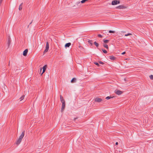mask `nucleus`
I'll use <instances>...</instances> for the list:
<instances>
[{
	"mask_svg": "<svg viewBox=\"0 0 153 153\" xmlns=\"http://www.w3.org/2000/svg\"><path fill=\"white\" fill-rule=\"evenodd\" d=\"M25 131H23V132L19 136L17 141V142H16V144H17V145H19V144L20 143L22 138H23V137H24V134H25Z\"/></svg>",
	"mask_w": 153,
	"mask_h": 153,
	"instance_id": "nucleus-1",
	"label": "nucleus"
},
{
	"mask_svg": "<svg viewBox=\"0 0 153 153\" xmlns=\"http://www.w3.org/2000/svg\"><path fill=\"white\" fill-rule=\"evenodd\" d=\"M120 1H119L117 0H114L112 1L111 4L112 5H115L120 4Z\"/></svg>",
	"mask_w": 153,
	"mask_h": 153,
	"instance_id": "nucleus-2",
	"label": "nucleus"
},
{
	"mask_svg": "<svg viewBox=\"0 0 153 153\" xmlns=\"http://www.w3.org/2000/svg\"><path fill=\"white\" fill-rule=\"evenodd\" d=\"M115 93L118 95H120L122 94L123 92L120 90H115Z\"/></svg>",
	"mask_w": 153,
	"mask_h": 153,
	"instance_id": "nucleus-3",
	"label": "nucleus"
},
{
	"mask_svg": "<svg viewBox=\"0 0 153 153\" xmlns=\"http://www.w3.org/2000/svg\"><path fill=\"white\" fill-rule=\"evenodd\" d=\"M47 67V65H45L43 66V68H42V69H43L42 72L41 74V75H42L45 72V71L46 70Z\"/></svg>",
	"mask_w": 153,
	"mask_h": 153,
	"instance_id": "nucleus-4",
	"label": "nucleus"
},
{
	"mask_svg": "<svg viewBox=\"0 0 153 153\" xmlns=\"http://www.w3.org/2000/svg\"><path fill=\"white\" fill-rule=\"evenodd\" d=\"M102 100L101 98L97 97L95 99V101L98 102H100Z\"/></svg>",
	"mask_w": 153,
	"mask_h": 153,
	"instance_id": "nucleus-5",
	"label": "nucleus"
},
{
	"mask_svg": "<svg viewBox=\"0 0 153 153\" xmlns=\"http://www.w3.org/2000/svg\"><path fill=\"white\" fill-rule=\"evenodd\" d=\"M28 52V50L27 49H25L23 52V55L24 56H26Z\"/></svg>",
	"mask_w": 153,
	"mask_h": 153,
	"instance_id": "nucleus-6",
	"label": "nucleus"
},
{
	"mask_svg": "<svg viewBox=\"0 0 153 153\" xmlns=\"http://www.w3.org/2000/svg\"><path fill=\"white\" fill-rule=\"evenodd\" d=\"M60 100L62 103H64L65 102V101L63 99V97H62V96L61 95L60 96Z\"/></svg>",
	"mask_w": 153,
	"mask_h": 153,
	"instance_id": "nucleus-7",
	"label": "nucleus"
},
{
	"mask_svg": "<svg viewBox=\"0 0 153 153\" xmlns=\"http://www.w3.org/2000/svg\"><path fill=\"white\" fill-rule=\"evenodd\" d=\"M117 8L120 9H123L125 8V7L123 5H119L117 7Z\"/></svg>",
	"mask_w": 153,
	"mask_h": 153,
	"instance_id": "nucleus-8",
	"label": "nucleus"
},
{
	"mask_svg": "<svg viewBox=\"0 0 153 153\" xmlns=\"http://www.w3.org/2000/svg\"><path fill=\"white\" fill-rule=\"evenodd\" d=\"M7 40L8 41L7 44L8 45V47H9L11 42V40L10 37H9V38H8Z\"/></svg>",
	"mask_w": 153,
	"mask_h": 153,
	"instance_id": "nucleus-9",
	"label": "nucleus"
},
{
	"mask_svg": "<svg viewBox=\"0 0 153 153\" xmlns=\"http://www.w3.org/2000/svg\"><path fill=\"white\" fill-rule=\"evenodd\" d=\"M109 58L111 60H114L116 59V58L113 56H109Z\"/></svg>",
	"mask_w": 153,
	"mask_h": 153,
	"instance_id": "nucleus-10",
	"label": "nucleus"
},
{
	"mask_svg": "<svg viewBox=\"0 0 153 153\" xmlns=\"http://www.w3.org/2000/svg\"><path fill=\"white\" fill-rule=\"evenodd\" d=\"M71 43L69 42L65 44V47L66 48L69 47L71 45Z\"/></svg>",
	"mask_w": 153,
	"mask_h": 153,
	"instance_id": "nucleus-11",
	"label": "nucleus"
},
{
	"mask_svg": "<svg viewBox=\"0 0 153 153\" xmlns=\"http://www.w3.org/2000/svg\"><path fill=\"white\" fill-rule=\"evenodd\" d=\"M65 103H62V106L61 108V110L62 111L63 110H64L65 108Z\"/></svg>",
	"mask_w": 153,
	"mask_h": 153,
	"instance_id": "nucleus-12",
	"label": "nucleus"
},
{
	"mask_svg": "<svg viewBox=\"0 0 153 153\" xmlns=\"http://www.w3.org/2000/svg\"><path fill=\"white\" fill-rule=\"evenodd\" d=\"M76 78H74L71 80V83L75 82H76Z\"/></svg>",
	"mask_w": 153,
	"mask_h": 153,
	"instance_id": "nucleus-13",
	"label": "nucleus"
},
{
	"mask_svg": "<svg viewBox=\"0 0 153 153\" xmlns=\"http://www.w3.org/2000/svg\"><path fill=\"white\" fill-rule=\"evenodd\" d=\"M22 4L23 3H22L19 6V10H22Z\"/></svg>",
	"mask_w": 153,
	"mask_h": 153,
	"instance_id": "nucleus-14",
	"label": "nucleus"
},
{
	"mask_svg": "<svg viewBox=\"0 0 153 153\" xmlns=\"http://www.w3.org/2000/svg\"><path fill=\"white\" fill-rule=\"evenodd\" d=\"M88 43H89L92 46L93 45V43H92L93 41L92 40H89L88 41Z\"/></svg>",
	"mask_w": 153,
	"mask_h": 153,
	"instance_id": "nucleus-15",
	"label": "nucleus"
},
{
	"mask_svg": "<svg viewBox=\"0 0 153 153\" xmlns=\"http://www.w3.org/2000/svg\"><path fill=\"white\" fill-rule=\"evenodd\" d=\"M49 48V44H48V42H47L46 43V45L45 49L48 50Z\"/></svg>",
	"mask_w": 153,
	"mask_h": 153,
	"instance_id": "nucleus-16",
	"label": "nucleus"
},
{
	"mask_svg": "<svg viewBox=\"0 0 153 153\" xmlns=\"http://www.w3.org/2000/svg\"><path fill=\"white\" fill-rule=\"evenodd\" d=\"M103 46L106 48L107 49H108V45H107L106 44H103Z\"/></svg>",
	"mask_w": 153,
	"mask_h": 153,
	"instance_id": "nucleus-17",
	"label": "nucleus"
},
{
	"mask_svg": "<svg viewBox=\"0 0 153 153\" xmlns=\"http://www.w3.org/2000/svg\"><path fill=\"white\" fill-rule=\"evenodd\" d=\"M94 44L97 47H98L99 45L96 42H94Z\"/></svg>",
	"mask_w": 153,
	"mask_h": 153,
	"instance_id": "nucleus-18",
	"label": "nucleus"
},
{
	"mask_svg": "<svg viewBox=\"0 0 153 153\" xmlns=\"http://www.w3.org/2000/svg\"><path fill=\"white\" fill-rule=\"evenodd\" d=\"M109 41V40L107 39L103 40V42L105 43H107Z\"/></svg>",
	"mask_w": 153,
	"mask_h": 153,
	"instance_id": "nucleus-19",
	"label": "nucleus"
},
{
	"mask_svg": "<svg viewBox=\"0 0 153 153\" xmlns=\"http://www.w3.org/2000/svg\"><path fill=\"white\" fill-rule=\"evenodd\" d=\"M113 97H109V96H108L106 97L105 99H106L108 100H109V99H110V98H113Z\"/></svg>",
	"mask_w": 153,
	"mask_h": 153,
	"instance_id": "nucleus-20",
	"label": "nucleus"
},
{
	"mask_svg": "<svg viewBox=\"0 0 153 153\" xmlns=\"http://www.w3.org/2000/svg\"><path fill=\"white\" fill-rule=\"evenodd\" d=\"M108 32L109 33H115V31H114L110 30Z\"/></svg>",
	"mask_w": 153,
	"mask_h": 153,
	"instance_id": "nucleus-21",
	"label": "nucleus"
},
{
	"mask_svg": "<svg viewBox=\"0 0 153 153\" xmlns=\"http://www.w3.org/2000/svg\"><path fill=\"white\" fill-rule=\"evenodd\" d=\"M102 51L103 52L105 53H107V51H106L105 49H102Z\"/></svg>",
	"mask_w": 153,
	"mask_h": 153,
	"instance_id": "nucleus-22",
	"label": "nucleus"
},
{
	"mask_svg": "<svg viewBox=\"0 0 153 153\" xmlns=\"http://www.w3.org/2000/svg\"><path fill=\"white\" fill-rule=\"evenodd\" d=\"M24 95H23L20 98V101H21L22 100H23L24 98Z\"/></svg>",
	"mask_w": 153,
	"mask_h": 153,
	"instance_id": "nucleus-23",
	"label": "nucleus"
},
{
	"mask_svg": "<svg viewBox=\"0 0 153 153\" xmlns=\"http://www.w3.org/2000/svg\"><path fill=\"white\" fill-rule=\"evenodd\" d=\"M88 0H82L81 1V2L82 3H83Z\"/></svg>",
	"mask_w": 153,
	"mask_h": 153,
	"instance_id": "nucleus-24",
	"label": "nucleus"
},
{
	"mask_svg": "<svg viewBox=\"0 0 153 153\" xmlns=\"http://www.w3.org/2000/svg\"><path fill=\"white\" fill-rule=\"evenodd\" d=\"M150 79L152 80H153V75H151L149 76Z\"/></svg>",
	"mask_w": 153,
	"mask_h": 153,
	"instance_id": "nucleus-25",
	"label": "nucleus"
},
{
	"mask_svg": "<svg viewBox=\"0 0 153 153\" xmlns=\"http://www.w3.org/2000/svg\"><path fill=\"white\" fill-rule=\"evenodd\" d=\"M94 64L97 65L98 66H100V65L97 62H94Z\"/></svg>",
	"mask_w": 153,
	"mask_h": 153,
	"instance_id": "nucleus-26",
	"label": "nucleus"
},
{
	"mask_svg": "<svg viewBox=\"0 0 153 153\" xmlns=\"http://www.w3.org/2000/svg\"><path fill=\"white\" fill-rule=\"evenodd\" d=\"M131 34L130 33H128L127 34H125V36H130V35H131Z\"/></svg>",
	"mask_w": 153,
	"mask_h": 153,
	"instance_id": "nucleus-27",
	"label": "nucleus"
},
{
	"mask_svg": "<svg viewBox=\"0 0 153 153\" xmlns=\"http://www.w3.org/2000/svg\"><path fill=\"white\" fill-rule=\"evenodd\" d=\"M108 32V31H107L106 30H103L102 31V33H107V32Z\"/></svg>",
	"mask_w": 153,
	"mask_h": 153,
	"instance_id": "nucleus-28",
	"label": "nucleus"
},
{
	"mask_svg": "<svg viewBox=\"0 0 153 153\" xmlns=\"http://www.w3.org/2000/svg\"><path fill=\"white\" fill-rule=\"evenodd\" d=\"M98 36L100 38H102V36L100 34H98Z\"/></svg>",
	"mask_w": 153,
	"mask_h": 153,
	"instance_id": "nucleus-29",
	"label": "nucleus"
},
{
	"mask_svg": "<svg viewBox=\"0 0 153 153\" xmlns=\"http://www.w3.org/2000/svg\"><path fill=\"white\" fill-rule=\"evenodd\" d=\"M48 49H45V51H44V53H45L47 52L48 51Z\"/></svg>",
	"mask_w": 153,
	"mask_h": 153,
	"instance_id": "nucleus-30",
	"label": "nucleus"
},
{
	"mask_svg": "<svg viewBox=\"0 0 153 153\" xmlns=\"http://www.w3.org/2000/svg\"><path fill=\"white\" fill-rule=\"evenodd\" d=\"M99 62V63H100V64H104V63H103V62H101V61H100V62Z\"/></svg>",
	"mask_w": 153,
	"mask_h": 153,
	"instance_id": "nucleus-31",
	"label": "nucleus"
},
{
	"mask_svg": "<svg viewBox=\"0 0 153 153\" xmlns=\"http://www.w3.org/2000/svg\"><path fill=\"white\" fill-rule=\"evenodd\" d=\"M42 68H40V74H41V73L42 71Z\"/></svg>",
	"mask_w": 153,
	"mask_h": 153,
	"instance_id": "nucleus-32",
	"label": "nucleus"
},
{
	"mask_svg": "<svg viewBox=\"0 0 153 153\" xmlns=\"http://www.w3.org/2000/svg\"><path fill=\"white\" fill-rule=\"evenodd\" d=\"M125 53H126V52H123V53H121V54H122V55H123V54H125Z\"/></svg>",
	"mask_w": 153,
	"mask_h": 153,
	"instance_id": "nucleus-33",
	"label": "nucleus"
},
{
	"mask_svg": "<svg viewBox=\"0 0 153 153\" xmlns=\"http://www.w3.org/2000/svg\"><path fill=\"white\" fill-rule=\"evenodd\" d=\"M115 144H116V145H118V142H117Z\"/></svg>",
	"mask_w": 153,
	"mask_h": 153,
	"instance_id": "nucleus-34",
	"label": "nucleus"
},
{
	"mask_svg": "<svg viewBox=\"0 0 153 153\" xmlns=\"http://www.w3.org/2000/svg\"><path fill=\"white\" fill-rule=\"evenodd\" d=\"M2 0H0V2L1 3V2L2 1Z\"/></svg>",
	"mask_w": 153,
	"mask_h": 153,
	"instance_id": "nucleus-35",
	"label": "nucleus"
},
{
	"mask_svg": "<svg viewBox=\"0 0 153 153\" xmlns=\"http://www.w3.org/2000/svg\"><path fill=\"white\" fill-rule=\"evenodd\" d=\"M77 119V118H74L75 120H76V119Z\"/></svg>",
	"mask_w": 153,
	"mask_h": 153,
	"instance_id": "nucleus-36",
	"label": "nucleus"
},
{
	"mask_svg": "<svg viewBox=\"0 0 153 153\" xmlns=\"http://www.w3.org/2000/svg\"><path fill=\"white\" fill-rule=\"evenodd\" d=\"M32 21L31 22H30L29 25H30L32 23Z\"/></svg>",
	"mask_w": 153,
	"mask_h": 153,
	"instance_id": "nucleus-37",
	"label": "nucleus"
}]
</instances>
